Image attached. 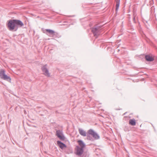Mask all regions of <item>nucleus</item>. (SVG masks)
<instances>
[{
    "instance_id": "nucleus-4",
    "label": "nucleus",
    "mask_w": 157,
    "mask_h": 157,
    "mask_svg": "<svg viewBox=\"0 0 157 157\" xmlns=\"http://www.w3.org/2000/svg\"><path fill=\"white\" fill-rule=\"evenodd\" d=\"M103 26V25L96 24L94 27L91 28V32L95 38H97L98 36L100 34L101 28Z\"/></svg>"
},
{
    "instance_id": "nucleus-13",
    "label": "nucleus",
    "mask_w": 157,
    "mask_h": 157,
    "mask_svg": "<svg viewBox=\"0 0 157 157\" xmlns=\"http://www.w3.org/2000/svg\"><path fill=\"white\" fill-rule=\"evenodd\" d=\"M46 31L47 32H48L49 33L51 34H53L55 33L54 32L53 30L50 29H46Z\"/></svg>"
},
{
    "instance_id": "nucleus-3",
    "label": "nucleus",
    "mask_w": 157,
    "mask_h": 157,
    "mask_svg": "<svg viewBox=\"0 0 157 157\" xmlns=\"http://www.w3.org/2000/svg\"><path fill=\"white\" fill-rule=\"evenodd\" d=\"M17 25L21 26L23 25V24L20 20H10L8 23L7 26L9 29L12 31L16 28Z\"/></svg>"
},
{
    "instance_id": "nucleus-20",
    "label": "nucleus",
    "mask_w": 157,
    "mask_h": 157,
    "mask_svg": "<svg viewBox=\"0 0 157 157\" xmlns=\"http://www.w3.org/2000/svg\"><path fill=\"white\" fill-rule=\"evenodd\" d=\"M133 21H135V20H133Z\"/></svg>"
},
{
    "instance_id": "nucleus-1",
    "label": "nucleus",
    "mask_w": 157,
    "mask_h": 157,
    "mask_svg": "<svg viewBox=\"0 0 157 157\" xmlns=\"http://www.w3.org/2000/svg\"><path fill=\"white\" fill-rule=\"evenodd\" d=\"M79 134L83 137L86 136V139L88 140L93 142L95 140H98L100 137L99 135L94 130L90 129L86 133V131L82 128H79Z\"/></svg>"
},
{
    "instance_id": "nucleus-10",
    "label": "nucleus",
    "mask_w": 157,
    "mask_h": 157,
    "mask_svg": "<svg viewBox=\"0 0 157 157\" xmlns=\"http://www.w3.org/2000/svg\"><path fill=\"white\" fill-rule=\"evenodd\" d=\"M42 70L44 72V74L47 76H50V74L47 68L45 67V66H44L42 68Z\"/></svg>"
},
{
    "instance_id": "nucleus-14",
    "label": "nucleus",
    "mask_w": 157,
    "mask_h": 157,
    "mask_svg": "<svg viewBox=\"0 0 157 157\" xmlns=\"http://www.w3.org/2000/svg\"><path fill=\"white\" fill-rule=\"evenodd\" d=\"M76 154H77V155L78 154V151H77V152H76Z\"/></svg>"
},
{
    "instance_id": "nucleus-9",
    "label": "nucleus",
    "mask_w": 157,
    "mask_h": 157,
    "mask_svg": "<svg viewBox=\"0 0 157 157\" xmlns=\"http://www.w3.org/2000/svg\"><path fill=\"white\" fill-rule=\"evenodd\" d=\"M42 70L44 72V74L47 76H50V74L47 68L45 67V66H44L42 68Z\"/></svg>"
},
{
    "instance_id": "nucleus-8",
    "label": "nucleus",
    "mask_w": 157,
    "mask_h": 157,
    "mask_svg": "<svg viewBox=\"0 0 157 157\" xmlns=\"http://www.w3.org/2000/svg\"><path fill=\"white\" fill-rule=\"evenodd\" d=\"M57 142L58 146L61 149H64L67 147L66 146L61 142L59 141H58Z\"/></svg>"
},
{
    "instance_id": "nucleus-12",
    "label": "nucleus",
    "mask_w": 157,
    "mask_h": 157,
    "mask_svg": "<svg viewBox=\"0 0 157 157\" xmlns=\"http://www.w3.org/2000/svg\"><path fill=\"white\" fill-rule=\"evenodd\" d=\"M116 11H117L119 9L120 6V0H116Z\"/></svg>"
},
{
    "instance_id": "nucleus-11",
    "label": "nucleus",
    "mask_w": 157,
    "mask_h": 157,
    "mask_svg": "<svg viewBox=\"0 0 157 157\" xmlns=\"http://www.w3.org/2000/svg\"><path fill=\"white\" fill-rule=\"evenodd\" d=\"M129 124L132 126H135L136 124V121L134 119H130L129 121Z\"/></svg>"
},
{
    "instance_id": "nucleus-17",
    "label": "nucleus",
    "mask_w": 157,
    "mask_h": 157,
    "mask_svg": "<svg viewBox=\"0 0 157 157\" xmlns=\"http://www.w3.org/2000/svg\"><path fill=\"white\" fill-rule=\"evenodd\" d=\"M126 113H127V112H126L125 113H124V115H125V114H126Z\"/></svg>"
},
{
    "instance_id": "nucleus-21",
    "label": "nucleus",
    "mask_w": 157,
    "mask_h": 157,
    "mask_svg": "<svg viewBox=\"0 0 157 157\" xmlns=\"http://www.w3.org/2000/svg\"><path fill=\"white\" fill-rule=\"evenodd\" d=\"M117 110H120V109H117Z\"/></svg>"
},
{
    "instance_id": "nucleus-2",
    "label": "nucleus",
    "mask_w": 157,
    "mask_h": 157,
    "mask_svg": "<svg viewBox=\"0 0 157 157\" xmlns=\"http://www.w3.org/2000/svg\"><path fill=\"white\" fill-rule=\"evenodd\" d=\"M86 144L83 140H79V157H88L89 152L84 150Z\"/></svg>"
},
{
    "instance_id": "nucleus-15",
    "label": "nucleus",
    "mask_w": 157,
    "mask_h": 157,
    "mask_svg": "<svg viewBox=\"0 0 157 157\" xmlns=\"http://www.w3.org/2000/svg\"><path fill=\"white\" fill-rule=\"evenodd\" d=\"M89 25H90V27L91 26H92V25H91V23L90 24H89Z\"/></svg>"
},
{
    "instance_id": "nucleus-16",
    "label": "nucleus",
    "mask_w": 157,
    "mask_h": 157,
    "mask_svg": "<svg viewBox=\"0 0 157 157\" xmlns=\"http://www.w3.org/2000/svg\"><path fill=\"white\" fill-rule=\"evenodd\" d=\"M85 88H82V90H83L85 89Z\"/></svg>"
},
{
    "instance_id": "nucleus-5",
    "label": "nucleus",
    "mask_w": 157,
    "mask_h": 157,
    "mask_svg": "<svg viewBox=\"0 0 157 157\" xmlns=\"http://www.w3.org/2000/svg\"><path fill=\"white\" fill-rule=\"evenodd\" d=\"M0 76L1 78L5 80L10 81L11 79L10 77L8 76L5 74V71L4 70H1L0 71Z\"/></svg>"
},
{
    "instance_id": "nucleus-6",
    "label": "nucleus",
    "mask_w": 157,
    "mask_h": 157,
    "mask_svg": "<svg viewBox=\"0 0 157 157\" xmlns=\"http://www.w3.org/2000/svg\"><path fill=\"white\" fill-rule=\"evenodd\" d=\"M56 135L61 140H64L65 139L64 136L62 132L60 131H56Z\"/></svg>"
},
{
    "instance_id": "nucleus-7",
    "label": "nucleus",
    "mask_w": 157,
    "mask_h": 157,
    "mask_svg": "<svg viewBox=\"0 0 157 157\" xmlns=\"http://www.w3.org/2000/svg\"><path fill=\"white\" fill-rule=\"evenodd\" d=\"M146 60L148 62H152L154 60V58L149 55H146L145 57Z\"/></svg>"
},
{
    "instance_id": "nucleus-19",
    "label": "nucleus",
    "mask_w": 157,
    "mask_h": 157,
    "mask_svg": "<svg viewBox=\"0 0 157 157\" xmlns=\"http://www.w3.org/2000/svg\"><path fill=\"white\" fill-rule=\"evenodd\" d=\"M80 82L79 81V84H80Z\"/></svg>"
},
{
    "instance_id": "nucleus-18",
    "label": "nucleus",
    "mask_w": 157,
    "mask_h": 157,
    "mask_svg": "<svg viewBox=\"0 0 157 157\" xmlns=\"http://www.w3.org/2000/svg\"><path fill=\"white\" fill-rule=\"evenodd\" d=\"M84 91H85V92H86H86H87V91H86V90H85Z\"/></svg>"
}]
</instances>
